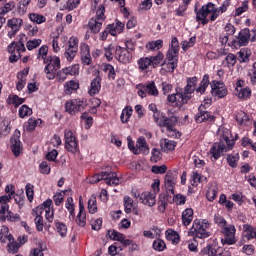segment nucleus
<instances>
[{
    "instance_id": "obj_1",
    "label": "nucleus",
    "mask_w": 256,
    "mask_h": 256,
    "mask_svg": "<svg viewBox=\"0 0 256 256\" xmlns=\"http://www.w3.org/2000/svg\"><path fill=\"white\" fill-rule=\"evenodd\" d=\"M218 135L222 137L219 143H214L210 149V153L215 161L221 157L227 151H231L235 145V140L229 139L231 132L227 128H219Z\"/></svg>"
},
{
    "instance_id": "obj_2",
    "label": "nucleus",
    "mask_w": 256,
    "mask_h": 256,
    "mask_svg": "<svg viewBox=\"0 0 256 256\" xmlns=\"http://www.w3.org/2000/svg\"><path fill=\"white\" fill-rule=\"evenodd\" d=\"M211 14L210 20L215 21L217 17H219V10L215 8V4L209 2L208 4L202 6V8L199 11H196V20L202 21V25H207L209 23V19L207 18V15Z\"/></svg>"
},
{
    "instance_id": "obj_3",
    "label": "nucleus",
    "mask_w": 256,
    "mask_h": 256,
    "mask_svg": "<svg viewBox=\"0 0 256 256\" xmlns=\"http://www.w3.org/2000/svg\"><path fill=\"white\" fill-rule=\"evenodd\" d=\"M103 21H105V6L101 5L96 11V17L91 18L88 22V28L91 33L97 35L101 31V27H103Z\"/></svg>"
},
{
    "instance_id": "obj_4",
    "label": "nucleus",
    "mask_w": 256,
    "mask_h": 256,
    "mask_svg": "<svg viewBox=\"0 0 256 256\" xmlns=\"http://www.w3.org/2000/svg\"><path fill=\"white\" fill-rule=\"evenodd\" d=\"M44 63L47 64L44 69L46 77L49 81H52V79H55L57 70L61 69V60L57 56H48Z\"/></svg>"
},
{
    "instance_id": "obj_5",
    "label": "nucleus",
    "mask_w": 256,
    "mask_h": 256,
    "mask_svg": "<svg viewBox=\"0 0 256 256\" xmlns=\"http://www.w3.org/2000/svg\"><path fill=\"white\" fill-rule=\"evenodd\" d=\"M163 126L167 128L168 131H170L171 136L175 137L176 139H179L181 137V132L174 129L175 125H177V117L175 116V113L173 111H168V117H162Z\"/></svg>"
},
{
    "instance_id": "obj_6",
    "label": "nucleus",
    "mask_w": 256,
    "mask_h": 256,
    "mask_svg": "<svg viewBox=\"0 0 256 256\" xmlns=\"http://www.w3.org/2000/svg\"><path fill=\"white\" fill-rule=\"evenodd\" d=\"M77 51H79V39H77L75 36H72L69 38L68 44L65 48V59H67V61H73L77 55Z\"/></svg>"
},
{
    "instance_id": "obj_7",
    "label": "nucleus",
    "mask_w": 256,
    "mask_h": 256,
    "mask_svg": "<svg viewBox=\"0 0 256 256\" xmlns=\"http://www.w3.org/2000/svg\"><path fill=\"white\" fill-rule=\"evenodd\" d=\"M207 227L209 225L207 222H201L200 220H194L193 229L196 231V235L194 236V241L197 239H207V237H211V233L207 231Z\"/></svg>"
},
{
    "instance_id": "obj_8",
    "label": "nucleus",
    "mask_w": 256,
    "mask_h": 256,
    "mask_svg": "<svg viewBox=\"0 0 256 256\" xmlns=\"http://www.w3.org/2000/svg\"><path fill=\"white\" fill-rule=\"evenodd\" d=\"M65 137V149L70 153H77L79 151V144L77 143V138L73 135V131L65 130L64 133Z\"/></svg>"
},
{
    "instance_id": "obj_9",
    "label": "nucleus",
    "mask_w": 256,
    "mask_h": 256,
    "mask_svg": "<svg viewBox=\"0 0 256 256\" xmlns=\"http://www.w3.org/2000/svg\"><path fill=\"white\" fill-rule=\"evenodd\" d=\"M65 109L70 115H75V113H79V111L85 109V102L81 99L70 100L66 102Z\"/></svg>"
},
{
    "instance_id": "obj_10",
    "label": "nucleus",
    "mask_w": 256,
    "mask_h": 256,
    "mask_svg": "<svg viewBox=\"0 0 256 256\" xmlns=\"http://www.w3.org/2000/svg\"><path fill=\"white\" fill-rule=\"evenodd\" d=\"M249 39L251 41H255L256 40V30L252 29H244L242 31H240L239 35H238V43L240 45V47H244L245 45H247V43H249Z\"/></svg>"
},
{
    "instance_id": "obj_11",
    "label": "nucleus",
    "mask_w": 256,
    "mask_h": 256,
    "mask_svg": "<svg viewBox=\"0 0 256 256\" xmlns=\"http://www.w3.org/2000/svg\"><path fill=\"white\" fill-rule=\"evenodd\" d=\"M211 93L213 97H218V99H223V97H227V87L223 82L213 81L211 83Z\"/></svg>"
},
{
    "instance_id": "obj_12",
    "label": "nucleus",
    "mask_w": 256,
    "mask_h": 256,
    "mask_svg": "<svg viewBox=\"0 0 256 256\" xmlns=\"http://www.w3.org/2000/svg\"><path fill=\"white\" fill-rule=\"evenodd\" d=\"M235 226L229 225L223 228V235L225 238L222 239L223 245H235L237 243V239H235Z\"/></svg>"
},
{
    "instance_id": "obj_13",
    "label": "nucleus",
    "mask_w": 256,
    "mask_h": 256,
    "mask_svg": "<svg viewBox=\"0 0 256 256\" xmlns=\"http://www.w3.org/2000/svg\"><path fill=\"white\" fill-rule=\"evenodd\" d=\"M177 57H179V40H177V37H173L171 41V49L168 50L165 61L177 63Z\"/></svg>"
},
{
    "instance_id": "obj_14",
    "label": "nucleus",
    "mask_w": 256,
    "mask_h": 256,
    "mask_svg": "<svg viewBox=\"0 0 256 256\" xmlns=\"http://www.w3.org/2000/svg\"><path fill=\"white\" fill-rule=\"evenodd\" d=\"M191 99V95L184 93H176L168 96L169 103H174L176 107H183L187 101Z\"/></svg>"
},
{
    "instance_id": "obj_15",
    "label": "nucleus",
    "mask_w": 256,
    "mask_h": 256,
    "mask_svg": "<svg viewBox=\"0 0 256 256\" xmlns=\"http://www.w3.org/2000/svg\"><path fill=\"white\" fill-rule=\"evenodd\" d=\"M21 132L16 130L14 135L11 137V150L14 153L15 157H19L21 155Z\"/></svg>"
},
{
    "instance_id": "obj_16",
    "label": "nucleus",
    "mask_w": 256,
    "mask_h": 256,
    "mask_svg": "<svg viewBox=\"0 0 256 256\" xmlns=\"http://www.w3.org/2000/svg\"><path fill=\"white\" fill-rule=\"evenodd\" d=\"M175 179H177V171L169 170L165 175V187L167 193H175Z\"/></svg>"
},
{
    "instance_id": "obj_17",
    "label": "nucleus",
    "mask_w": 256,
    "mask_h": 256,
    "mask_svg": "<svg viewBox=\"0 0 256 256\" xmlns=\"http://www.w3.org/2000/svg\"><path fill=\"white\" fill-rule=\"evenodd\" d=\"M100 179L106 182L107 185H119V178H117V173L112 172L111 170L102 171L99 173Z\"/></svg>"
},
{
    "instance_id": "obj_18",
    "label": "nucleus",
    "mask_w": 256,
    "mask_h": 256,
    "mask_svg": "<svg viewBox=\"0 0 256 256\" xmlns=\"http://www.w3.org/2000/svg\"><path fill=\"white\" fill-rule=\"evenodd\" d=\"M22 25H23V19L21 18H12L8 20L7 26L10 27V29H12V31L8 32V37H10V39H13V37L17 35V31L21 29Z\"/></svg>"
},
{
    "instance_id": "obj_19",
    "label": "nucleus",
    "mask_w": 256,
    "mask_h": 256,
    "mask_svg": "<svg viewBox=\"0 0 256 256\" xmlns=\"http://www.w3.org/2000/svg\"><path fill=\"white\" fill-rule=\"evenodd\" d=\"M116 58L120 63H131V59H133V56L131 55V52H129V50L118 46L116 48Z\"/></svg>"
},
{
    "instance_id": "obj_20",
    "label": "nucleus",
    "mask_w": 256,
    "mask_h": 256,
    "mask_svg": "<svg viewBox=\"0 0 256 256\" xmlns=\"http://www.w3.org/2000/svg\"><path fill=\"white\" fill-rule=\"evenodd\" d=\"M0 219H9V221L19 220V214H13L9 211V205L0 203Z\"/></svg>"
},
{
    "instance_id": "obj_21",
    "label": "nucleus",
    "mask_w": 256,
    "mask_h": 256,
    "mask_svg": "<svg viewBox=\"0 0 256 256\" xmlns=\"http://www.w3.org/2000/svg\"><path fill=\"white\" fill-rule=\"evenodd\" d=\"M101 91V76L97 75L90 84V89L88 91L89 95L91 97L99 94Z\"/></svg>"
},
{
    "instance_id": "obj_22",
    "label": "nucleus",
    "mask_w": 256,
    "mask_h": 256,
    "mask_svg": "<svg viewBox=\"0 0 256 256\" xmlns=\"http://www.w3.org/2000/svg\"><path fill=\"white\" fill-rule=\"evenodd\" d=\"M140 200L142 201L143 205H147L148 207H153L155 203H157V199L155 194L151 192H144L140 195Z\"/></svg>"
},
{
    "instance_id": "obj_23",
    "label": "nucleus",
    "mask_w": 256,
    "mask_h": 256,
    "mask_svg": "<svg viewBox=\"0 0 256 256\" xmlns=\"http://www.w3.org/2000/svg\"><path fill=\"white\" fill-rule=\"evenodd\" d=\"M196 123H203L204 121H215V117L209 113V111H203L201 110V107L199 108V112L195 116Z\"/></svg>"
},
{
    "instance_id": "obj_24",
    "label": "nucleus",
    "mask_w": 256,
    "mask_h": 256,
    "mask_svg": "<svg viewBox=\"0 0 256 256\" xmlns=\"http://www.w3.org/2000/svg\"><path fill=\"white\" fill-rule=\"evenodd\" d=\"M81 60L83 65H91V52L87 44L81 46Z\"/></svg>"
},
{
    "instance_id": "obj_25",
    "label": "nucleus",
    "mask_w": 256,
    "mask_h": 256,
    "mask_svg": "<svg viewBox=\"0 0 256 256\" xmlns=\"http://www.w3.org/2000/svg\"><path fill=\"white\" fill-rule=\"evenodd\" d=\"M160 147L164 153H169V151L175 150L177 142L169 139H162L160 140Z\"/></svg>"
},
{
    "instance_id": "obj_26",
    "label": "nucleus",
    "mask_w": 256,
    "mask_h": 256,
    "mask_svg": "<svg viewBox=\"0 0 256 256\" xmlns=\"http://www.w3.org/2000/svg\"><path fill=\"white\" fill-rule=\"evenodd\" d=\"M107 29L109 30L110 35L115 37L120 33H123V29H125V24L123 22L117 21L116 24H110Z\"/></svg>"
},
{
    "instance_id": "obj_27",
    "label": "nucleus",
    "mask_w": 256,
    "mask_h": 256,
    "mask_svg": "<svg viewBox=\"0 0 256 256\" xmlns=\"http://www.w3.org/2000/svg\"><path fill=\"white\" fill-rule=\"evenodd\" d=\"M26 49H25V44L22 42H12L9 46H8V52L13 54V53H18L19 55H21V53H25Z\"/></svg>"
},
{
    "instance_id": "obj_28",
    "label": "nucleus",
    "mask_w": 256,
    "mask_h": 256,
    "mask_svg": "<svg viewBox=\"0 0 256 256\" xmlns=\"http://www.w3.org/2000/svg\"><path fill=\"white\" fill-rule=\"evenodd\" d=\"M73 68L72 67H66L55 74L56 79L59 83H63L65 79H67L68 75H73Z\"/></svg>"
},
{
    "instance_id": "obj_29",
    "label": "nucleus",
    "mask_w": 256,
    "mask_h": 256,
    "mask_svg": "<svg viewBox=\"0 0 256 256\" xmlns=\"http://www.w3.org/2000/svg\"><path fill=\"white\" fill-rule=\"evenodd\" d=\"M34 217L37 231H43L45 225L43 224V217L41 216V208L36 207L34 209Z\"/></svg>"
},
{
    "instance_id": "obj_30",
    "label": "nucleus",
    "mask_w": 256,
    "mask_h": 256,
    "mask_svg": "<svg viewBox=\"0 0 256 256\" xmlns=\"http://www.w3.org/2000/svg\"><path fill=\"white\" fill-rule=\"evenodd\" d=\"M193 221V209L187 208L182 212V223L187 227Z\"/></svg>"
},
{
    "instance_id": "obj_31",
    "label": "nucleus",
    "mask_w": 256,
    "mask_h": 256,
    "mask_svg": "<svg viewBox=\"0 0 256 256\" xmlns=\"http://www.w3.org/2000/svg\"><path fill=\"white\" fill-rule=\"evenodd\" d=\"M197 77H192L187 79V86L185 87L184 91L186 95H191V93L195 92V86L197 85Z\"/></svg>"
},
{
    "instance_id": "obj_32",
    "label": "nucleus",
    "mask_w": 256,
    "mask_h": 256,
    "mask_svg": "<svg viewBox=\"0 0 256 256\" xmlns=\"http://www.w3.org/2000/svg\"><path fill=\"white\" fill-rule=\"evenodd\" d=\"M250 57H251V50L249 48H242L238 52V61L240 63H247Z\"/></svg>"
},
{
    "instance_id": "obj_33",
    "label": "nucleus",
    "mask_w": 256,
    "mask_h": 256,
    "mask_svg": "<svg viewBox=\"0 0 256 256\" xmlns=\"http://www.w3.org/2000/svg\"><path fill=\"white\" fill-rule=\"evenodd\" d=\"M136 149H138L140 153H149V146L147 145V141H145L144 137L138 138L136 142Z\"/></svg>"
},
{
    "instance_id": "obj_34",
    "label": "nucleus",
    "mask_w": 256,
    "mask_h": 256,
    "mask_svg": "<svg viewBox=\"0 0 256 256\" xmlns=\"http://www.w3.org/2000/svg\"><path fill=\"white\" fill-rule=\"evenodd\" d=\"M8 243L13 241V235L9 234V228L3 227L0 231V243Z\"/></svg>"
},
{
    "instance_id": "obj_35",
    "label": "nucleus",
    "mask_w": 256,
    "mask_h": 256,
    "mask_svg": "<svg viewBox=\"0 0 256 256\" xmlns=\"http://www.w3.org/2000/svg\"><path fill=\"white\" fill-rule=\"evenodd\" d=\"M217 247L213 245H207L200 251L201 256H217Z\"/></svg>"
},
{
    "instance_id": "obj_36",
    "label": "nucleus",
    "mask_w": 256,
    "mask_h": 256,
    "mask_svg": "<svg viewBox=\"0 0 256 256\" xmlns=\"http://www.w3.org/2000/svg\"><path fill=\"white\" fill-rule=\"evenodd\" d=\"M166 238L168 239V241H171L174 245H177V243H179V241L181 240V238L179 237V233L172 229L166 231Z\"/></svg>"
},
{
    "instance_id": "obj_37",
    "label": "nucleus",
    "mask_w": 256,
    "mask_h": 256,
    "mask_svg": "<svg viewBox=\"0 0 256 256\" xmlns=\"http://www.w3.org/2000/svg\"><path fill=\"white\" fill-rule=\"evenodd\" d=\"M66 209L69 211V219L73 221L75 219V204L73 203V197H68L66 200Z\"/></svg>"
},
{
    "instance_id": "obj_38",
    "label": "nucleus",
    "mask_w": 256,
    "mask_h": 256,
    "mask_svg": "<svg viewBox=\"0 0 256 256\" xmlns=\"http://www.w3.org/2000/svg\"><path fill=\"white\" fill-rule=\"evenodd\" d=\"M209 87V75H204L202 81L200 82V85L198 88H196V93H200L203 95L207 88Z\"/></svg>"
},
{
    "instance_id": "obj_39",
    "label": "nucleus",
    "mask_w": 256,
    "mask_h": 256,
    "mask_svg": "<svg viewBox=\"0 0 256 256\" xmlns=\"http://www.w3.org/2000/svg\"><path fill=\"white\" fill-rule=\"evenodd\" d=\"M144 87L148 95H152L153 97H157V95H159V91L157 90V86H155V82H148L146 85H144Z\"/></svg>"
},
{
    "instance_id": "obj_40",
    "label": "nucleus",
    "mask_w": 256,
    "mask_h": 256,
    "mask_svg": "<svg viewBox=\"0 0 256 256\" xmlns=\"http://www.w3.org/2000/svg\"><path fill=\"white\" fill-rule=\"evenodd\" d=\"M131 115H133V108L126 107L125 109H123L121 116H120L122 123H129V119H130Z\"/></svg>"
},
{
    "instance_id": "obj_41",
    "label": "nucleus",
    "mask_w": 256,
    "mask_h": 256,
    "mask_svg": "<svg viewBox=\"0 0 256 256\" xmlns=\"http://www.w3.org/2000/svg\"><path fill=\"white\" fill-rule=\"evenodd\" d=\"M88 211L92 215L97 213V197L95 195H92L88 200Z\"/></svg>"
},
{
    "instance_id": "obj_42",
    "label": "nucleus",
    "mask_w": 256,
    "mask_h": 256,
    "mask_svg": "<svg viewBox=\"0 0 256 256\" xmlns=\"http://www.w3.org/2000/svg\"><path fill=\"white\" fill-rule=\"evenodd\" d=\"M236 121H237V123H239V125H248L249 116L247 115V113H245L243 111L238 112L236 115Z\"/></svg>"
},
{
    "instance_id": "obj_43",
    "label": "nucleus",
    "mask_w": 256,
    "mask_h": 256,
    "mask_svg": "<svg viewBox=\"0 0 256 256\" xmlns=\"http://www.w3.org/2000/svg\"><path fill=\"white\" fill-rule=\"evenodd\" d=\"M46 249H47V245L45 244V242H39L38 248H34L31 251V255L32 256H44L43 251H45Z\"/></svg>"
},
{
    "instance_id": "obj_44",
    "label": "nucleus",
    "mask_w": 256,
    "mask_h": 256,
    "mask_svg": "<svg viewBox=\"0 0 256 256\" xmlns=\"http://www.w3.org/2000/svg\"><path fill=\"white\" fill-rule=\"evenodd\" d=\"M77 89H79V83H77L73 80L66 82L65 91H66L67 95H71V93H73V91H77Z\"/></svg>"
},
{
    "instance_id": "obj_45",
    "label": "nucleus",
    "mask_w": 256,
    "mask_h": 256,
    "mask_svg": "<svg viewBox=\"0 0 256 256\" xmlns=\"http://www.w3.org/2000/svg\"><path fill=\"white\" fill-rule=\"evenodd\" d=\"M41 123H42L41 119L35 120V118H29L26 125V131H35V127H37V125Z\"/></svg>"
},
{
    "instance_id": "obj_46",
    "label": "nucleus",
    "mask_w": 256,
    "mask_h": 256,
    "mask_svg": "<svg viewBox=\"0 0 256 256\" xmlns=\"http://www.w3.org/2000/svg\"><path fill=\"white\" fill-rule=\"evenodd\" d=\"M47 53H49V47L46 45L41 46L38 51L37 59H39V61H47Z\"/></svg>"
},
{
    "instance_id": "obj_47",
    "label": "nucleus",
    "mask_w": 256,
    "mask_h": 256,
    "mask_svg": "<svg viewBox=\"0 0 256 256\" xmlns=\"http://www.w3.org/2000/svg\"><path fill=\"white\" fill-rule=\"evenodd\" d=\"M108 236L113 241H120V243L123 241V238L125 235L115 231V230H108Z\"/></svg>"
},
{
    "instance_id": "obj_48",
    "label": "nucleus",
    "mask_w": 256,
    "mask_h": 256,
    "mask_svg": "<svg viewBox=\"0 0 256 256\" xmlns=\"http://www.w3.org/2000/svg\"><path fill=\"white\" fill-rule=\"evenodd\" d=\"M124 211L125 213L133 211V200L129 196H124Z\"/></svg>"
},
{
    "instance_id": "obj_49",
    "label": "nucleus",
    "mask_w": 256,
    "mask_h": 256,
    "mask_svg": "<svg viewBox=\"0 0 256 256\" xmlns=\"http://www.w3.org/2000/svg\"><path fill=\"white\" fill-rule=\"evenodd\" d=\"M138 65H139V69H141L142 71H145V69H149L151 64V58L150 57H146V58H141L138 61Z\"/></svg>"
},
{
    "instance_id": "obj_50",
    "label": "nucleus",
    "mask_w": 256,
    "mask_h": 256,
    "mask_svg": "<svg viewBox=\"0 0 256 256\" xmlns=\"http://www.w3.org/2000/svg\"><path fill=\"white\" fill-rule=\"evenodd\" d=\"M147 47L148 49H150V51H159V49L163 47V40H156V41L149 42L147 44Z\"/></svg>"
},
{
    "instance_id": "obj_51",
    "label": "nucleus",
    "mask_w": 256,
    "mask_h": 256,
    "mask_svg": "<svg viewBox=\"0 0 256 256\" xmlns=\"http://www.w3.org/2000/svg\"><path fill=\"white\" fill-rule=\"evenodd\" d=\"M76 223L79 225V227H85V225H87V215L85 212L78 213Z\"/></svg>"
},
{
    "instance_id": "obj_52",
    "label": "nucleus",
    "mask_w": 256,
    "mask_h": 256,
    "mask_svg": "<svg viewBox=\"0 0 256 256\" xmlns=\"http://www.w3.org/2000/svg\"><path fill=\"white\" fill-rule=\"evenodd\" d=\"M28 115H33V110L31 108H29L27 105H23L22 107H20L19 109V117H21V119L28 117Z\"/></svg>"
},
{
    "instance_id": "obj_53",
    "label": "nucleus",
    "mask_w": 256,
    "mask_h": 256,
    "mask_svg": "<svg viewBox=\"0 0 256 256\" xmlns=\"http://www.w3.org/2000/svg\"><path fill=\"white\" fill-rule=\"evenodd\" d=\"M216 197H217V187L212 186L208 188L206 192V199H208V201H215Z\"/></svg>"
},
{
    "instance_id": "obj_54",
    "label": "nucleus",
    "mask_w": 256,
    "mask_h": 256,
    "mask_svg": "<svg viewBox=\"0 0 256 256\" xmlns=\"http://www.w3.org/2000/svg\"><path fill=\"white\" fill-rule=\"evenodd\" d=\"M237 161H239V153H236V154H230L228 155L227 157V163L228 165H230V167H237Z\"/></svg>"
},
{
    "instance_id": "obj_55",
    "label": "nucleus",
    "mask_w": 256,
    "mask_h": 256,
    "mask_svg": "<svg viewBox=\"0 0 256 256\" xmlns=\"http://www.w3.org/2000/svg\"><path fill=\"white\" fill-rule=\"evenodd\" d=\"M15 9V2H8L4 5L3 8H0V15H5L6 13H10V11H13Z\"/></svg>"
},
{
    "instance_id": "obj_56",
    "label": "nucleus",
    "mask_w": 256,
    "mask_h": 256,
    "mask_svg": "<svg viewBox=\"0 0 256 256\" xmlns=\"http://www.w3.org/2000/svg\"><path fill=\"white\" fill-rule=\"evenodd\" d=\"M163 53L159 52L156 56H150L151 65L157 67L163 61Z\"/></svg>"
},
{
    "instance_id": "obj_57",
    "label": "nucleus",
    "mask_w": 256,
    "mask_h": 256,
    "mask_svg": "<svg viewBox=\"0 0 256 256\" xmlns=\"http://www.w3.org/2000/svg\"><path fill=\"white\" fill-rule=\"evenodd\" d=\"M65 193H67V190L56 193L53 196V201H54L55 205L59 206V205H61V203H63V199H65Z\"/></svg>"
},
{
    "instance_id": "obj_58",
    "label": "nucleus",
    "mask_w": 256,
    "mask_h": 256,
    "mask_svg": "<svg viewBox=\"0 0 256 256\" xmlns=\"http://www.w3.org/2000/svg\"><path fill=\"white\" fill-rule=\"evenodd\" d=\"M34 189H35V186H33V184L31 183L26 184V196L30 203L31 201H33V195H35Z\"/></svg>"
},
{
    "instance_id": "obj_59",
    "label": "nucleus",
    "mask_w": 256,
    "mask_h": 256,
    "mask_svg": "<svg viewBox=\"0 0 256 256\" xmlns=\"http://www.w3.org/2000/svg\"><path fill=\"white\" fill-rule=\"evenodd\" d=\"M56 229L60 236L66 237L67 235V226L64 223L56 222Z\"/></svg>"
},
{
    "instance_id": "obj_60",
    "label": "nucleus",
    "mask_w": 256,
    "mask_h": 256,
    "mask_svg": "<svg viewBox=\"0 0 256 256\" xmlns=\"http://www.w3.org/2000/svg\"><path fill=\"white\" fill-rule=\"evenodd\" d=\"M41 45V39H34L27 42L26 47L28 51H33V49H37Z\"/></svg>"
},
{
    "instance_id": "obj_61",
    "label": "nucleus",
    "mask_w": 256,
    "mask_h": 256,
    "mask_svg": "<svg viewBox=\"0 0 256 256\" xmlns=\"http://www.w3.org/2000/svg\"><path fill=\"white\" fill-rule=\"evenodd\" d=\"M30 21H33V23L41 25V23H45V17L43 15L33 13L30 14Z\"/></svg>"
},
{
    "instance_id": "obj_62",
    "label": "nucleus",
    "mask_w": 256,
    "mask_h": 256,
    "mask_svg": "<svg viewBox=\"0 0 256 256\" xmlns=\"http://www.w3.org/2000/svg\"><path fill=\"white\" fill-rule=\"evenodd\" d=\"M19 247H21V245H18L17 242H15V239L13 238V240L8 243V252L15 254L17 253V251H19Z\"/></svg>"
},
{
    "instance_id": "obj_63",
    "label": "nucleus",
    "mask_w": 256,
    "mask_h": 256,
    "mask_svg": "<svg viewBox=\"0 0 256 256\" xmlns=\"http://www.w3.org/2000/svg\"><path fill=\"white\" fill-rule=\"evenodd\" d=\"M165 247V242L161 239H157L153 242V249H155V251H164Z\"/></svg>"
},
{
    "instance_id": "obj_64",
    "label": "nucleus",
    "mask_w": 256,
    "mask_h": 256,
    "mask_svg": "<svg viewBox=\"0 0 256 256\" xmlns=\"http://www.w3.org/2000/svg\"><path fill=\"white\" fill-rule=\"evenodd\" d=\"M239 99H249L251 97V89L244 88L238 92Z\"/></svg>"
}]
</instances>
